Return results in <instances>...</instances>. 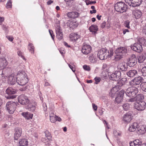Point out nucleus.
Masks as SVG:
<instances>
[{
  "label": "nucleus",
  "mask_w": 146,
  "mask_h": 146,
  "mask_svg": "<svg viewBox=\"0 0 146 146\" xmlns=\"http://www.w3.org/2000/svg\"><path fill=\"white\" fill-rule=\"evenodd\" d=\"M29 79L26 73L23 71H19L17 75L16 82L19 85L23 86L28 82Z\"/></svg>",
  "instance_id": "f257e3e1"
},
{
  "label": "nucleus",
  "mask_w": 146,
  "mask_h": 146,
  "mask_svg": "<svg viewBox=\"0 0 146 146\" xmlns=\"http://www.w3.org/2000/svg\"><path fill=\"white\" fill-rule=\"evenodd\" d=\"M114 7L115 10L120 13L126 12L127 9V5L122 2L117 3L115 5Z\"/></svg>",
  "instance_id": "f03ea898"
},
{
  "label": "nucleus",
  "mask_w": 146,
  "mask_h": 146,
  "mask_svg": "<svg viewBox=\"0 0 146 146\" xmlns=\"http://www.w3.org/2000/svg\"><path fill=\"white\" fill-rule=\"evenodd\" d=\"M17 106V102L9 101L6 103V109L9 114H12L15 110Z\"/></svg>",
  "instance_id": "7ed1b4c3"
},
{
  "label": "nucleus",
  "mask_w": 146,
  "mask_h": 146,
  "mask_svg": "<svg viewBox=\"0 0 146 146\" xmlns=\"http://www.w3.org/2000/svg\"><path fill=\"white\" fill-rule=\"evenodd\" d=\"M138 92V89L137 88L131 86L127 88L125 92V93L127 96L129 97H131L135 96Z\"/></svg>",
  "instance_id": "20e7f679"
},
{
  "label": "nucleus",
  "mask_w": 146,
  "mask_h": 146,
  "mask_svg": "<svg viewBox=\"0 0 146 146\" xmlns=\"http://www.w3.org/2000/svg\"><path fill=\"white\" fill-rule=\"evenodd\" d=\"M97 56L100 60L106 59L109 56V50L105 48H102L98 51Z\"/></svg>",
  "instance_id": "39448f33"
},
{
  "label": "nucleus",
  "mask_w": 146,
  "mask_h": 146,
  "mask_svg": "<svg viewBox=\"0 0 146 146\" xmlns=\"http://www.w3.org/2000/svg\"><path fill=\"white\" fill-rule=\"evenodd\" d=\"M146 107V103L144 101L136 102L135 103V108L138 111L143 110Z\"/></svg>",
  "instance_id": "423d86ee"
},
{
  "label": "nucleus",
  "mask_w": 146,
  "mask_h": 146,
  "mask_svg": "<svg viewBox=\"0 0 146 146\" xmlns=\"http://www.w3.org/2000/svg\"><path fill=\"white\" fill-rule=\"evenodd\" d=\"M56 37L59 40L62 39L63 34L61 28L59 24H57L56 27Z\"/></svg>",
  "instance_id": "0eeeda50"
},
{
  "label": "nucleus",
  "mask_w": 146,
  "mask_h": 146,
  "mask_svg": "<svg viewBox=\"0 0 146 146\" xmlns=\"http://www.w3.org/2000/svg\"><path fill=\"white\" fill-rule=\"evenodd\" d=\"M125 1L129 5L134 7L140 5L143 0H125Z\"/></svg>",
  "instance_id": "6e6552de"
},
{
  "label": "nucleus",
  "mask_w": 146,
  "mask_h": 146,
  "mask_svg": "<svg viewBox=\"0 0 146 146\" xmlns=\"http://www.w3.org/2000/svg\"><path fill=\"white\" fill-rule=\"evenodd\" d=\"M91 47L90 45L84 43L82 47V51L84 54H88L91 52Z\"/></svg>",
  "instance_id": "1a4fd4ad"
},
{
  "label": "nucleus",
  "mask_w": 146,
  "mask_h": 146,
  "mask_svg": "<svg viewBox=\"0 0 146 146\" xmlns=\"http://www.w3.org/2000/svg\"><path fill=\"white\" fill-rule=\"evenodd\" d=\"M143 79L141 77L139 76L135 78L133 80L129 82V84L130 86L138 85L141 82Z\"/></svg>",
  "instance_id": "9d476101"
},
{
  "label": "nucleus",
  "mask_w": 146,
  "mask_h": 146,
  "mask_svg": "<svg viewBox=\"0 0 146 146\" xmlns=\"http://www.w3.org/2000/svg\"><path fill=\"white\" fill-rule=\"evenodd\" d=\"M18 101L21 104L25 105L28 104L29 100L27 97L22 94L19 96Z\"/></svg>",
  "instance_id": "9b49d317"
},
{
  "label": "nucleus",
  "mask_w": 146,
  "mask_h": 146,
  "mask_svg": "<svg viewBox=\"0 0 146 146\" xmlns=\"http://www.w3.org/2000/svg\"><path fill=\"white\" fill-rule=\"evenodd\" d=\"M131 48L133 50L139 53L140 52L143 50L141 45L138 43H135L131 45Z\"/></svg>",
  "instance_id": "f8f14e48"
},
{
  "label": "nucleus",
  "mask_w": 146,
  "mask_h": 146,
  "mask_svg": "<svg viewBox=\"0 0 146 146\" xmlns=\"http://www.w3.org/2000/svg\"><path fill=\"white\" fill-rule=\"evenodd\" d=\"M121 72L120 71H115L111 74L110 77V80H112L117 81L121 78Z\"/></svg>",
  "instance_id": "ddd939ff"
},
{
  "label": "nucleus",
  "mask_w": 146,
  "mask_h": 146,
  "mask_svg": "<svg viewBox=\"0 0 146 146\" xmlns=\"http://www.w3.org/2000/svg\"><path fill=\"white\" fill-rule=\"evenodd\" d=\"M125 93V91L122 90L117 94L115 99V101L118 104L119 103L123 101V97Z\"/></svg>",
  "instance_id": "4468645a"
},
{
  "label": "nucleus",
  "mask_w": 146,
  "mask_h": 146,
  "mask_svg": "<svg viewBox=\"0 0 146 146\" xmlns=\"http://www.w3.org/2000/svg\"><path fill=\"white\" fill-rule=\"evenodd\" d=\"M137 62V59L136 56L133 54L129 58L128 62V64L130 67L133 66L135 65Z\"/></svg>",
  "instance_id": "2eb2a0df"
},
{
  "label": "nucleus",
  "mask_w": 146,
  "mask_h": 146,
  "mask_svg": "<svg viewBox=\"0 0 146 146\" xmlns=\"http://www.w3.org/2000/svg\"><path fill=\"white\" fill-rule=\"evenodd\" d=\"M117 68L118 71H125L127 70V65L124 62L120 63H119L117 66Z\"/></svg>",
  "instance_id": "dca6fc26"
},
{
  "label": "nucleus",
  "mask_w": 146,
  "mask_h": 146,
  "mask_svg": "<svg viewBox=\"0 0 146 146\" xmlns=\"http://www.w3.org/2000/svg\"><path fill=\"white\" fill-rule=\"evenodd\" d=\"M22 130L21 129L19 128H17L15 129L14 139L17 140L20 137L22 134Z\"/></svg>",
  "instance_id": "f3484780"
},
{
  "label": "nucleus",
  "mask_w": 146,
  "mask_h": 146,
  "mask_svg": "<svg viewBox=\"0 0 146 146\" xmlns=\"http://www.w3.org/2000/svg\"><path fill=\"white\" fill-rule=\"evenodd\" d=\"M126 52V49L122 47L119 48L115 51V54H119L123 56L125 55Z\"/></svg>",
  "instance_id": "a211bd4d"
},
{
  "label": "nucleus",
  "mask_w": 146,
  "mask_h": 146,
  "mask_svg": "<svg viewBox=\"0 0 146 146\" xmlns=\"http://www.w3.org/2000/svg\"><path fill=\"white\" fill-rule=\"evenodd\" d=\"M137 133L139 135L143 134L146 132V126L145 125H141L138 127Z\"/></svg>",
  "instance_id": "6ab92c4d"
},
{
  "label": "nucleus",
  "mask_w": 146,
  "mask_h": 146,
  "mask_svg": "<svg viewBox=\"0 0 146 146\" xmlns=\"http://www.w3.org/2000/svg\"><path fill=\"white\" fill-rule=\"evenodd\" d=\"M132 14L136 19L140 18L142 15L141 11L138 9L134 10L132 11Z\"/></svg>",
  "instance_id": "aec40b11"
},
{
  "label": "nucleus",
  "mask_w": 146,
  "mask_h": 146,
  "mask_svg": "<svg viewBox=\"0 0 146 146\" xmlns=\"http://www.w3.org/2000/svg\"><path fill=\"white\" fill-rule=\"evenodd\" d=\"M36 102H33L29 104L26 107V109L31 112L34 111L36 108Z\"/></svg>",
  "instance_id": "412c9836"
},
{
  "label": "nucleus",
  "mask_w": 146,
  "mask_h": 146,
  "mask_svg": "<svg viewBox=\"0 0 146 146\" xmlns=\"http://www.w3.org/2000/svg\"><path fill=\"white\" fill-rule=\"evenodd\" d=\"M7 62L5 58L0 59V70L3 69L7 65Z\"/></svg>",
  "instance_id": "4be33fe9"
},
{
  "label": "nucleus",
  "mask_w": 146,
  "mask_h": 146,
  "mask_svg": "<svg viewBox=\"0 0 146 146\" xmlns=\"http://www.w3.org/2000/svg\"><path fill=\"white\" fill-rule=\"evenodd\" d=\"M139 126L138 123L136 122H134L133 123L130 124L129 128V130L131 132L134 131Z\"/></svg>",
  "instance_id": "5701e85b"
},
{
  "label": "nucleus",
  "mask_w": 146,
  "mask_h": 146,
  "mask_svg": "<svg viewBox=\"0 0 146 146\" xmlns=\"http://www.w3.org/2000/svg\"><path fill=\"white\" fill-rule=\"evenodd\" d=\"M79 35L75 33H71L69 36L70 40L72 41L75 42L79 38Z\"/></svg>",
  "instance_id": "b1692460"
},
{
  "label": "nucleus",
  "mask_w": 146,
  "mask_h": 146,
  "mask_svg": "<svg viewBox=\"0 0 146 146\" xmlns=\"http://www.w3.org/2000/svg\"><path fill=\"white\" fill-rule=\"evenodd\" d=\"M79 15V13L76 12H71L68 13L67 14V16L68 17L72 19L77 17Z\"/></svg>",
  "instance_id": "393cba45"
},
{
  "label": "nucleus",
  "mask_w": 146,
  "mask_h": 146,
  "mask_svg": "<svg viewBox=\"0 0 146 146\" xmlns=\"http://www.w3.org/2000/svg\"><path fill=\"white\" fill-rule=\"evenodd\" d=\"M132 119L130 113H128L124 115L123 117V119L126 122H129Z\"/></svg>",
  "instance_id": "a878e982"
},
{
  "label": "nucleus",
  "mask_w": 146,
  "mask_h": 146,
  "mask_svg": "<svg viewBox=\"0 0 146 146\" xmlns=\"http://www.w3.org/2000/svg\"><path fill=\"white\" fill-rule=\"evenodd\" d=\"M17 78L15 77L12 74L9 76L8 78V83L9 84L12 85H14L16 83Z\"/></svg>",
  "instance_id": "bb28decb"
},
{
  "label": "nucleus",
  "mask_w": 146,
  "mask_h": 146,
  "mask_svg": "<svg viewBox=\"0 0 146 146\" xmlns=\"http://www.w3.org/2000/svg\"><path fill=\"white\" fill-rule=\"evenodd\" d=\"M138 60L139 63L143 62L146 58V52H144L138 57Z\"/></svg>",
  "instance_id": "cd10ccee"
},
{
  "label": "nucleus",
  "mask_w": 146,
  "mask_h": 146,
  "mask_svg": "<svg viewBox=\"0 0 146 146\" xmlns=\"http://www.w3.org/2000/svg\"><path fill=\"white\" fill-rule=\"evenodd\" d=\"M5 92L7 94L10 95L15 94L17 92V90L11 87H9L6 90Z\"/></svg>",
  "instance_id": "c85d7f7f"
},
{
  "label": "nucleus",
  "mask_w": 146,
  "mask_h": 146,
  "mask_svg": "<svg viewBox=\"0 0 146 146\" xmlns=\"http://www.w3.org/2000/svg\"><path fill=\"white\" fill-rule=\"evenodd\" d=\"M26 119H32L33 115L28 112L23 113L21 114Z\"/></svg>",
  "instance_id": "c756f323"
},
{
  "label": "nucleus",
  "mask_w": 146,
  "mask_h": 146,
  "mask_svg": "<svg viewBox=\"0 0 146 146\" xmlns=\"http://www.w3.org/2000/svg\"><path fill=\"white\" fill-rule=\"evenodd\" d=\"M19 146H28V142L26 139H23L19 140Z\"/></svg>",
  "instance_id": "7c9ffc66"
},
{
  "label": "nucleus",
  "mask_w": 146,
  "mask_h": 146,
  "mask_svg": "<svg viewBox=\"0 0 146 146\" xmlns=\"http://www.w3.org/2000/svg\"><path fill=\"white\" fill-rule=\"evenodd\" d=\"M98 29L96 25H92L89 28L90 32H92L93 34H95Z\"/></svg>",
  "instance_id": "2f4dec72"
},
{
  "label": "nucleus",
  "mask_w": 146,
  "mask_h": 146,
  "mask_svg": "<svg viewBox=\"0 0 146 146\" xmlns=\"http://www.w3.org/2000/svg\"><path fill=\"white\" fill-rule=\"evenodd\" d=\"M137 73L136 70H129L127 73V76L130 77H133Z\"/></svg>",
  "instance_id": "473e14b6"
},
{
  "label": "nucleus",
  "mask_w": 146,
  "mask_h": 146,
  "mask_svg": "<svg viewBox=\"0 0 146 146\" xmlns=\"http://www.w3.org/2000/svg\"><path fill=\"white\" fill-rule=\"evenodd\" d=\"M117 91L116 88L115 87H113L111 89L110 91L109 92V95L112 98L114 97L115 95V94Z\"/></svg>",
  "instance_id": "72a5a7b5"
},
{
  "label": "nucleus",
  "mask_w": 146,
  "mask_h": 146,
  "mask_svg": "<svg viewBox=\"0 0 146 146\" xmlns=\"http://www.w3.org/2000/svg\"><path fill=\"white\" fill-rule=\"evenodd\" d=\"M136 102H139L144 99V96L142 94L137 95L136 96Z\"/></svg>",
  "instance_id": "f704fd0d"
},
{
  "label": "nucleus",
  "mask_w": 146,
  "mask_h": 146,
  "mask_svg": "<svg viewBox=\"0 0 146 146\" xmlns=\"http://www.w3.org/2000/svg\"><path fill=\"white\" fill-rule=\"evenodd\" d=\"M89 59L90 62L92 63H95L96 62V58L93 55L90 56Z\"/></svg>",
  "instance_id": "c9c22d12"
},
{
  "label": "nucleus",
  "mask_w": 146,
  "mask_h": 146,
  "mask_svg": "<svg viewBox=\"0 0 146 146\" xmlns=\"http://www.w3.org/2000/svg\"><path fill=\"white\" fill-rule=\"evenodd\" d=\"M28 48L29 49V51L32 53H33L34 52V47L33 46V44H30L28 46Z\"/></svg>",
  "instance_id": "e433bc0d"
},
{
  "label": "nucleus",
  "mask_w": 146,
  "mask_h": 146,
  "mask_svg": "<svg viewBox=\"0 0 146 146\" xmlns=\"http://www.w3.org/2000/svg\"><path fill=\"white\" fill-rule=\"evenodd\" d=\"M141 89L145 92H146V82L142 83L140 85Z\"/></svg>",
  "instance_id": "4c0bfd02"
},
{
  "label": "nucleus",
  "mask_w": 146,
  "mask_h": 146,
  "mask_svg": "<svg viewBox=\"0 0 146 146\" xmlns=\"http://www.w3.org/2000/svg\"><path fill=\"white\" fill-rule=\"evenodd\" d=\"M123 57V56L119 54H116V55L115 56V58L114 60L115 61H117L119 60Z\"/></svg>",
  "instance_id": "58836bf2"
},
{
  "label": "nucleus",
  "mask_w": 146,
  "mask_h": 146,
  "mask_svg": "<svg viewBox=\"0 0 146 146\" xmlns=\"http://www.w3.org/2000/svg\"><path fill=\"white\" fill-rule=\"evenodd\" d=\"M51 137H45L42 138L41 139V141L44 143H46L49 140L51 139Z\"/></svg>",
  "instance_id": "ea45409f"
},
{
  "label": "nucleus",
  "mask_w": 146,
  "mask_h": 146,
  "mask_svg": "<svg viewBox=\"0 0 146 146\" xmlns=\"http://www.w3.org/2000/svg\"><path fill=\"white\" fill-rule=\"evenodd\" d=\"M123 107L125 111H127L129 109V105L128 104H125L123 105Z\"/></svg>",
  "instance_id": "a19ab883"
},
{
  "label": "nucleus",
  "mask_w": 146,
  "mask_h": 146,
  "mask_svg": "<svg viewBox=\"0 0 146 146\" xmlns=\"http://www.w3.org/2000/svg\"><path fill=\"white\" fill-rule=\"evenodd\" d=\"M133 142L136 146H139L142 143L141 142H139V139L135 140Z\"/></svg>",
  "instance_id": "79ce46f5"
},
{
  "label": "nucleus",
  "mask_w": 146,
  "mask_h": 146,
  "mask_svg": "<svg viewBox=\"0 0 146 146\" xmlns=\"http://www.w3.org/2000/svg\"><path fill=\"white\" fill-rule=\"evenodd\" d=\"M139 42L140 44L144 46H146V40L143 38H142L139 40Z\"/></svg>",
  "instance_id": "37998d69"
},
{
  "label": "nucleus",
  "mask_w": 146,
  "mask_h": 146,
  "mask_svg": "<svg viewBox=\"0 0 146 146\" xmlns=\"http://www.w3.org/2000/svg\"><path fill=\"white\" fill-rule=\"evenodd\" d=\"M129 20H127L125 21L124 22V26L127 28L129 29L130 28V26L129 25Z\"/></svg>",
  "instance_id": "c03bdc74"
},
{
  "label": "nucleus",
  "mask_w": 146,
  "mask_h": 146,
  "mask_svg": "<svg viewBox=\"0 0 146 146\" xmlns=\"http://www.w3.org/2000/svg\"><path fill=\"white\" fill-rule=\"evenodd\" d=\"M142 75L143 76H146V67L143 68L141 69Z\"/></svg>",
  "instance_id": "a18cd8bd"
},
{
  "label": "nucleus",
  "mask_w": 146,
  "mask_h": 146,
  "mask_svg": "<svg viewBox=\"0 0 146 146\" xmlns=\"http://www.w3.org/2000/svg\"><path fill=\"white\" fill-rule=\"evenodd\" d=\"M56 116H54L50 118V121L51 122L54 123L57 120V118H56Z\"/></svg>",
  "instance_id": "49530a36"
},
{
  "label": "nucleus",
  "mask_w": 146,
  "mask_h": 146,
  "mask_svg": "<svg viewBox=\"0 0 146 146\" xmlns=\"http://www.w3.org/2000/svg\"><path fill=\"white\" fill-rule=\"evenodd\" d=\"M85 2L87 5H89V4H95L96 3V1H90L89 0H86Z\"/></svg>",
  "instance_id": "de8ad7c7"
},
{
  "label": "nucleus",
  "mask_w": 146,
  "mask_h": 146,
  "mask_svg": "<svg viewBox=\"0 0 146 146\" xmlns=\"http://www.w3.org/2000/svg\"><path fill=\"white\" fill-rule=\"evenodd\" d=\"M6 7L7 9L10 8L11 7V2L10 0H9L8 1L6 4Z\"/></svg>",
  "instance_id": "09e8293b"
},
{
  "label": "nucleus",
  "mask_w": 146,
  "mask_h": 146,
  "mask_svg": "<svg viewBox=\"0 0 146 146\" xmlns=\"http://www.w3.org/2000/svg\"><path fill=\"white\" fill-rule=\"evenodd\" d=\"M95 82V84H98L99 82H100L101 80V78H100L99 77H96L94 78Z\"/></svg>",
  "instance_id": "8fccbe9b"
},
{
  "label": "nucleus",
  "mask_w": 146,
  "mask_h": 146,
  "mask_svg": "<svg viewBox=\"0 0 146 146\" xmlns=\"http://www.w3.org/2000/svg\"><path fill=\"white\" fill-rule=\"evenodd\" d=\"M83 68L84 69L87 71H90V67L86 65H85L83 66Z\"/></svg>",
  "instance_id": "3c124183"
},
{
  "label": "nucleus",
  "mask_w": 146,
  "mask_h": 146,
  "mask_svg": "<svg viewBox=\"0 0 146 146\" xmlns=\"http://www.w3.org/2000/svg\"><path fill=\"white\" fill-rule=\"evenodd\" d=\"M49 31L52 38L53 39V40H54V35L53 33V31L51 30H49Z\"/></svg>",
  "instance_id": "603ef678"
},
{
  "label": "nucleus",
  "mask_w": 146,
  "mask_h": 146,
  "mask_svg": "<svg viewBox=\"0 0 146 146\" xmlns=\"http://www.w3.org/2000/svg\"><path fill=\"white\" fill-rule=\"evenodd\" d=\"M49 116L50 118L54 116H56V115H55L54 113L52 110H51L49 112Z\"/></svg>",
  "instance_id": "864d4df0"
},
{
  "label": "nucleus",
  "mask_w": 146,
  "mask_h": 146,
  "mask_svg": "<svg viewBox=\"0 0 146 146\" xmlns=\"http://www.w3.org/2000/svg\"><path fill=\"white\" fill-rule=\"evenodd\" d=\"M136 101V98H135V97L134 98H131L129 99L128 100V102H135V101Z\"/></svg>",
  "instance_id": "5fc2aeb1"
},
{
  "label": "nucleus",
  "mask_w": 146,
  "mask_h": 146,
  "mask_svg": "<svg viewBox=\"0 0 146 146\" xmlns=\"http://www.w3.org/2000/svg\"><path fill=\"white\" fill-rule=\"evenodd\" d=\"M45 133L46 137L47 138L49 137H51L50 136V133L48 131H46L45 132Z\"/></svg>",
  "instance_id": "6e6d98bb"
},
{
  "label": "nucleus",
  "mask_w": 146,
  "mask_h": 146,
  "mask_svg": "<svg viewBox=\"0 0 146 146\" xmlns=\"http://www.w3.org/2000/svg\"><path fill=\"white\" fill-rule=\"evenodd\" d=\"M1 76L2 78V79H4L3 80H5V77H7V74L3 73V71H2V74H1Z\"/></svg>",
  "instance_id": "4d7b16f0"
},
{
  "label": "nucleus",
  "mask_w": 146,
  "mask_h": 146,
  "mask_svg": "<svg viewBox=\"0 0 146 146\" xmlns=\"http://www.w3.org/2000/svg\"><path fill=\"white\" fill-rule=\"evenodd\" d=\"M113 134L115 136H119L120 135V134L119 133H118L116 131H114L113 132Z\"/></svg>",
  "instance_id": "13d9d810"
},
{
  "label": "nucleus",
  "mask_w": 146,
  "mask_h": 146,
  "mask_svg": "<svg viewBox=\"0 0 146 146\" xmlns=\"http://www.w3.org/2000/svg\"><path fill=\"white\" fill-rule=\"evenodd\" d=\"M68 66H69V67L72 70L73 72H74L75 71V68H74V65L72 66L69 64Z\"/></svg>",
  "instance_id": "bf43d9fd"
},
{
  "label": "nucleus",
  "mask_w": 146,
  "mask_h": 146,
  "mask_svg": "<svg viewBox=\"0 0 146 146\" xmlns=\"http://www.w3.org/2000/svg\"><path fill=\"white\" fill-rule=\"evenodd\" d=\"M43 109L44 111H46L47 110V107L46 104L45 103H44L43 104Z\"/></svg>",
  "instance_id": "052dcab7"
},
{
  "label": "nucleus",
  "mask_w": 146,
  "mask_h": 146,
  "mask_svg": "<svg viewBox=\"0 0 146 146\" xmlns=\"http://www.w3.org/2000/svg\"><path fill=\"white\" fill-rule=\"evenodd\" d=\"M106 25V22L105 21H103L101 25V28H104Z\"/></svg>",
  "instance_id": "680f3d73"
},
{
  "label": "nucleus",
  "mask_w": 146,
  "mask_h": 146,
  "mask_svg": "<svg viewBox=\"0 0 146 146\" xmlns=\"http://www.w3.org/2000/svg\"><path fill=\"white\" fill-rule=\"evenodd\" d=\"M7 38L10 41H12L14 39L13 37L10 36H7Z\"/></svg>",
  "instance_id": "e2e57ef3"
},
{
  "label": "nucleus",
  "mask_w": 146,
  "mask_h": 146,
  "mask_svg": "<svg viewBox=\"0 0 146 146\" xmlns=\"http://www.w3.org/2000/svg\"><path fill=\"white\" fill-rule=\"evenodd\" d=\"M27 88V86H26L24 87L20 88L19 90L21 91H23L25 90Z\"/></svg>",
  "instance_id": "0e129e2a"
},
{
  "label": "nucleus",
  "mask_w": 146,
  "mask_h": 146,
  "mask_svg": "<svg viewBox=\"0 0 146 146\" xmlns=\"http://www.w3.org/2000/svg\"><path fill=\"white\" fill-rule=\"evenodd\" d=\"M92 106L93 109L95 110L96 111L97 110V106L96 105H95V104H92Z\"/></svg>",
  "instance_id": "69168bd1"
},
{
  "label": "nucleus",
  "mask_w": 146,
  "mask_h": 146,
  "mask_svg": "<svg viewBox=\"0 0 146 146\" xmlns=\"http://www.w3.org/2000/svg\"><path fill=\"white\" fill-rule=\"evenodd\" d=\"M63 43L64 45L65 46H66V47L69 48L70 47V45H68V43H67L66 42H64Z\"/></svg>",
  "instance_id": "338daca9"
},
{
  "label": "nucleus",
  "mask_w": 146,
  "mask_h": 146,
  "mask_svg": "<svg viewBox=\"0 0 146 146\" xmlns=\"http://www.w3.org/2000/svg\"><path fill=\"white\" fill-rule=\"evenodd\" d=\"M143 31V32L145 34H146V24H145V26H144Z\"/></svg>",
  "instance_id": "774afa93"
}]
</instances>
